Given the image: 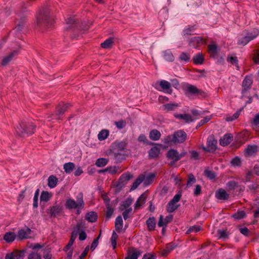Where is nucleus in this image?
<instances>
[{
  "label": "nucleus",
  "instance_id": "obj_1",
  "mask_svg": "<svg viewBox=\"0 0 259 259\" xmlns=\"http://www.w3.org/2000/svg\"><path fill=\"white\" fill-rule=\"evenodd\" d=\"M187 138V134L183 130H178L172 135H169L164 137L162 142L167 145H175L184 143Z\"/></svg>",
  "mask_w": 259,
  "mask_h": 259
},
{
  "label": "nucleus",
  "instance_id": "obj_2",
  "mask_svg": "<svg viewBox=\"0 0 259 259\" xmlns=\"http://www.w3.org/2000/svg\"><path fill=\"white\" fill-rule=\"evenodd\" d=\"M65 207L69 209H76V214H79L81 210L84 208V202L83 199V195L80 193L76 197V201L72 198H68L66 200Z\"/></svg>",
  "mask_w": 259,
  "mask_h": 259
},
{
  "label": "nucleus",
  "instance_id": "obj_3",
  "mask_svg": "<svg viewBox=\"0 0 259 259\" xmlns=\"http://www.w3.org/2000/svg\"><path fill=\"white\" fill-rule=\"evenodd\" d=\"M35 130V126L32 122L23 121L17 126L16 132L17 136L24 137L33 134Z\"/></svg>",
  "mask_w": 259,
  "mask_h": 259
},
{
  "label": "nucleus",
  "instance_id": "obj_4",
  "mask_svg": "<svg viewBox=\"0 0 259 259\" xmlns=\"http://www.w3.org/2000/svg\"><path fill=\"white\" fill-rule=\"evenodd\" d=\"M50 12L47 7H43L36 15L38 25H51L53 20L50 17Z\"/></svg>",
  "mask_w": 259,
  "mask_h": 259
},
{
  "label": "nucleus",
  "instance_id": "obj_5",
  "mask_svg": "<svg viewBox=\"0 0 259 259\" xmlns=\"http://www.w3.org/2000/svg\"><path fill=\"white\" fill-rule=\"evenodd\" d=\"M259 34V30L257 29H253L251 31L246 33L242 35V37L238 38V45L245 46L250 41L254 39Z\"/></svg>",
  "mask_w": 259,
  "mask_h": 259
},
{
  "label": "nucleus",
  "instance_id": "obj_6",
  "mask_svg": "<svg viewBox=\"0 0 259 259\" xmlns=\"http://www.w3.org/2000/svg\"><path fill=\"white\" fill-rule=\"evenodd\" d=\"M253 83V80L250 76H246L242 83L241 94L242 97H249L250 90Z\"/></svg>",
  "mask_w": 259,
  "mask_h": 259
},
{
  "label": "nucleus",
  "instance_id": "obj_7",
  "mask_svg": "<svg viewBox=\"0 0 259 259\" xmlns=\"http://www.w3.org/2000/svg\"><path fill=\"white\" fill-rule=\"evenodd\" d=\"M81 228V224L80 223H77L75 228L73 230L70 240L67 245L64 248L63 250L67 251L73 245L76 238L77 237L79 231L80 230Z\"/></svg>",
  "mask_w": 259,
  "mask_h": 259
},
{
  "label": "nucleus",
  "instance_id": "obj_8",
  "mask_svg": "<svg viewBox=\"0 0 259 259\" xmlns=\"http://www.w3.org/2000/svg\"><path fill=\"white\" fill-rule=\"evenodd\" d=\"M133 178V175L129 172L123 174L118 179L116 184V187L119 189H121L124 187L127 182Z\"/></svg>",
  "mask_w": 259,
  "mask_h": 259
},
{
  "label": "nucleus",
  "instance_id": "obj_9",
  "mask_svg": "<svg viewBox=\"0 0 259 259\" xmlns=\"http://www.w3.org/2000/svg\"><path fill=\"white\" fill-rule=\"evenodd\" d=\"M32 231L28 227H25L23 229L18 230L17 233V238L19 240H23L30 238Z\"/></svg>",
  "mask_w": 259,
  "mask_h": 259
},
{
  "label": "nucleus",
  "instance_id": "obj_10",
  "mask_svg": "<svg viewBox=\"0 0 259 259\" xmlns=\"http://www.w3.org/2000/svg\"><path fill=\"white\" fill-rule=\"evenodd\" d=\"M205 42L204 39L202 37L195 36L189 39L188 44L190 47L197 48L199 46L204 44Z\"/></svg>",
  "mask_w": 259,
  "mask_h": 259
},
{
  "label": "nucleus",
  "instance_id": "obj_11",
  "mask_svg": "<svg viewBox=\"0 0 259 259\" xmlns=\"http://www.w3.org/2000/svg\"><path fill=\"white\" fill-rule=\"evenodd\" d=\"M187 91L190 94L197 95L203 98L206 96L205 93L192 84H188L187 86Z\"/></svg>",
  "mask_w": 259,
  "mask_h": 259
},
{
  "label": "nucleus",
  "instance_id": "obj_12",
  "mask_svg": "<svg viewBox=\"0 0 259 259\" xmlns=\"http://www.w3.org/2000/svg\"><path fill=\"white\" fill-rule=\"evenodd\" d=\"M24 256V250H16L7 254L5 259H22Z\"/></svg>",
  "mask_w": 259,
  "mask_h": 259
},
{
  "label": "nucleus",
  "instance_id": "obj_13",
  "mask_svg": "<svg viewBox=\"0 0 259 259\" xmlns=\"http://www.w3.org/2000/svg\"><path fill=\"white\" fill-rule=\"evenodd\" d=\"M126 143L123 141L115 142L112 146V150L124 152L126 148Z\"/></svg>",
  "mask_w": 259,
  "mask_h": 259
},
{
  "label": "nucleus",
  "instance_id": "obj_14",
  "mask_svg": "<svg viewBox=\"0 0 259 259\" xmlns=\"http://www.w3.org/2000/svg\"><path fill=\"white\" fill-rule=\"evenodd\" d=\"M159 85L165 93L171 94L172 89L170 82L165 80H161L159 82Z\"/></svg>",
  "mask_w": 259,
  "mask_h": 259
},
{
  "label": "nucleus",
  "instance_id": "obj_15",
  "mask_svg": "<svg viewBox=\"0 0 259 259\" xmlns=\"http://www.w3.org/2000/svg\"><path fill=\"white\" fill-rule=\"evenodd\" d=\"M233 140V136L231 134H225L223 138L220 140V144L223 146H226L229 144Z\"/></svg>",
  "mask_w": 259,
  "mask_h": 259
},
{
  "label": "nucleus",
  "instance_id": "obj_16",
  "mask_svg": "<svg viewBox=\"0 0 259 259\" xmlns=\"http://www.w3.org/2000/svg\"><path fill=\"white\" fill-rule=\"evenodd\" d=\"M69 107V104L61 103L56 107V114L57 116L63 115Z\"/></svg>",
  "mask_w": 259,
  "mask_h": 259
},
{
  "label": "nucleus",
  "instance_id": "obj_17",
  "mask_svg": "<svg viewBox=\"0 0 259 259\" xmlns=\"http://www.w3.org/2000/svg\"><path fill=\"white\" fill-rule=\"evenodd\" d=\"M217 141L214 139L213 136L208 137L207 140V145L212 152L214 151L217 149Z\"/></svg>",
  "mask_w": 259,
  "mask_h": 259
},
{
  "label": "nucleus",
  "instance_id": "obj_18",
  "mask_svg": "<svg viewBox=\"0 0 259 259\" xmlns=\"http://www.w3.org/2000/svg\"><path fill=\"white\" fill-rule=\"evenodd\" d=\"M62 207L58 205L51 207L50 209V215L51 217H55L60 214L62 211Z\"/></svg>",
  "mask_w": 259,
  "mask_h": 259
},
{
  "label": "nucleus",
  "instance_id": "obj_19",
  "mask_svg": "<svg viewBox=\"0 0 259 259\" xmlns=\"http://www.w3.org/2000/svg\"><path fill=\"white\" fill-rule=\"evenodd\" d=\"M167 157L171 160H175V161H178L180 160L179 157V152L177 150L170 149L167 153Z\"/></svg>",
  "mask_w": 259,
  "mask_h": 259
},
{
  "label": "nucleus",
  "instance_id": "obj_20",
  "mask_svg": "<svg viewBox=\"0 0 259 259\" xmlns=\"http://www.w3.org/2000/svg\"><path fill=\"white\" fill-rule=\"evenodd\" d=\"M229 196L227 192L222 189L217 190L215 192V196L219 200H227L228 199Z\"/></svg>",
  "mask_w": 259,
  "mask_h": 259
},
{
  "label": "nucleus",
  "instance_id": "obj_21",
  "mask_svg": "<svg viewBox=\"0 0 259 259\" xmlns=\"http://www.w3.org/2000/svg\"><path fill=\"white\" fill-rule=\"evenodd\" d=\"M174 116L179 119H183L186 122H191L194 120L191 115L188 114H175Z\"/></svg>",
  "mask_w": 259,
  "mask_h": 259
},
{
  "label": "nucleus",
  "instance_id": "obj_22",
  "mask_svg": "<svg viewBox=\"0 0 259 259\" xmlns=\"http://www.w3.org/2000/svg\"><path fill=\"white\" fill-rule=\"evenodd\" d=\"M17 54L18 51L16 50L10 53L8 56L4 58L1 63L2 65L3 66L7 65L12 60L13 58Z\"/></svg>",
  "mask_w": 259,
  "mask_h": 259
},
{
  "label": "nucleus",
  "instance_id": "obj_23",
  "mask_svg": "<svg viewBox=\"0 0 259 259\" xmlns=\"http://www.w3.org/2000/svg\"><path fill=\"white\" fill-rule=\"evenodd\" d=\"M97 214L94 211L87 212L85 215V220L91 223L95 222L97 220Z\"/></svg>",
  "mask_w": 259,
  "mask_h": 259
},
{
  "label": "nucleus",
  "instance_id": "obj_24",
  "mask_svg": "<svg viewBox=\"0 0 259 259\" xmlns=\"http://www.w3.org/2000/svg\"><path fill=\"white\" fill-rule=\"evenodd\" d=\"M16 237V235L14 232H8L4 235L3 238L7 243H11L15 240Z\"/></svg>",
  "mask_w": 259,
  "mask_h": 259
},
{
  "label": "nucleus",
  "instance_id": "obj_25",
  "mask_svg": "<svg viewBox=\"0 0 259 259\" xmlns=\"http://www.w3.org/2000/svg\"><path fill=\"white\" fill-rule=\"evenodd\" d=\"M179 106L178 103H170L165 104L163 105V109L166 110L167 112L174 111L176 110Z\"/></svg>",
  "mask_w": 259,
  "mask_h": 259
},
{
  "label": "nucleus",
  "instance_id": "obj_26",
  "mask_svg": "<svg viewBox=\"0 0 259 259\" xmlns=\"http://www.w3.org/2000/svg\"><path fill=\"white\" fill-rule=\"evenodd\" d=\"M105 203H106V217L107 219H109L112 216L113 211H114V208L112 207L111 205L109 204V199H108L107 200L105 199Z\"/></svg>",
  "mask_w": 259,
  "mask_h": 259
},
{
  "label": "nucleus",
  "instance_id": "obj_27",
  "mask_svg": "<svg viewBox=\"0 0 259 259\" xmlns=\"http://www.w3.org/2000/svg\"><path fill=\"white\" fill-rule=\"evenodd\" d=\"M123 227V221L121 215H118L115 219V228L118 232H120Z\"/></svg>",
  "mask_w": 259,
  "mask_h": 259
},
{
  "label": "nucleus",
  "instance_id": "obj_28",
  "mask_svg": "<svg viewBox=\"0 0 259 259\" xmlns=\"http://www.w3.org/2000/svg\"><path fill=\"white\" fill-rule=\"evenodd\" d=\"M208 52L211 57H215L218 54V46L215 44H211L208 46Z\"/></svg>",
  "mask_w": 259,
  "mask_h": 259
},
{
  "label": "nucleus",
  "instance_id": "obj_29",
  "mask_svg": "<svg viewBox=\"0 0 259 259\" xmlns=\"http://www.w3.org/2000/svg\"><path fill=\"white\" fill-rule=\"evenodd\" d=\"M146 224L147 226L148 229L151 231L155 229L156 226V221L154 217L149 218L146 221Z\"/></svg>",
  "mask_w": 259,
  "mask_h": 259
},
{
  "label": "nucleus",
  "instance_id": "obj_30",
  "mask_svg": "<svg viewBox=\"0 0 259 259\" xmlns=\"http://www.w3.org/2000/svg\"><path fill=\"white\" fill-rule=\"evenodd\" d=\"M111 153L116 162H119L124 158V154H123V152L112 150L111 152Z\"/></svg>",
  "mask_w": 259,
  "mask_h": 259
},
{
  "label": "nucleus",
  "instance_id": "obj_31",
  "mask_svg": "<svg viewBox=\"0 0 259 259\" xmlns=\"http://www.w3.org/2000/svg\"><path fill=\"white\" fill-rule=\"evenodd\" d=\"M146 200V195L145 193H143L138 199L135 204V209L138 208L140 206L145 203Z\"/></svg>",
  "mask_w": 259,
  "mask_h": 259
},
{
  "label": "nucleus",
  "instance_id": "obj_32",
  "mask_svg": "<svg viewBox=\"0 0 259 259\" xmlns=\"http://www.w3.org/2000/svg\"><path fill=\"white\" fill-rule=\"evenodd\" d=\"M161 137V134L160 132L156 130H153L150 131L149 133V138L153 141L158 140Z\"/></svg>",
  "mask_w": 259,
  "mask_h": 259
},
{
  "label": "nucleus",
  "instance_id": "obj_33",
  "mask_svg": "<svg viewBox=\"0 0 259 259\" xmlns=\"http://www.w3.org/2000/svg\"><path fill=\"white\" fill-rule=\"evenodd\" d=\"M58 182V179L54 175L50 176L48 178V185L50 188H55Z\"/></svg>",
  "mask_w": 259,
  "mask_h": 259
},
{
  "label": "nucleus",
  "instance_id": "obj_34",
  "mask_svg": "<svg viewBox=\"0 0 259 259\" xmlns=\"http://www.w3.org/2000/svg\"><path fill=\"white\" fill-rule=\"evenodd\" d=\"M204 60V59L203 56L201 53H198L195 55L193 58L194 63L197 65L203 64Z\"/></svg>",
  "mask_w": 259,
  "mask_h": 259
},
{
  "label": "nucleus",
  "instance_id": "obj_35",
  "mask_svg": "<svg viewBox=\"0 0 259 259\" xmlns=\"http://www.w3.org/2000/svg\"><path fill=\"white\" fill-rule=\"evenodd\" d=\"M144 180V176L143 175H140L136 180L133 183V185L131 187V190H135L139 185L143 182Z\"/></svg>",
  "mask_w": 259,
  "mask_h": 259
},
{
  "label": "nucleus",
  "instance_id": "obj_36",
  "mask_svg": "<svg viewBox=\"0 0 259 259\" xmlns=\"http://www.w3.org/2000/svg\"><path fill=\"white\" fill-rule=\"evenodd\" d=\"M75 167V165L72 162L66 163L63 165V168L66 174L71 173Z\"/></svg>",
  "mask_w": 259,
  "mask_h": 259
},
{
  "label": "nucleus",
  "instance_id": "obj_37",
  "mask_svg": "<svg viewBox=\"0 0 259 259\" xmlns=\"http://www.w3.org/2000/svg\"><path fill=\"white\" fill-rule=\"evenodd\" d=\"M164 59L169 62H172L174 60V56L169 50H166L163 52Z\"/></svg>",
  "mask_w": 259,
  "mask_h": 259
},
{
  "label": "nucleus",
  "instance_id": "obj_38",
  "mask_svg": "<svg viewBox=\"0 0 259 259\" xmlns=\"http://www.w3.org/2000/svg\"><path fill=\"white\" fill-rule=\"evenodd\" d=\"M160 152V149L157 147H152L149 151V156L151 158L157 157Z\"/></svg>",
  "mask_w": 259,
  "mask_h": 259
},
{
  "label": "nucleus",
  "instance_id": "obj_39",
  "mask_svg": "<svg viewBox=\"0 0 259 259\" xmlns=\"http://www.w3.org/2000/svg\"><path fill=\"white\" fill-rule=\"evenodd\" d=\"M227 61L231 64L235 65L237 70L239 69V66L238 64V60L237 57L229 56L227 57Z\"/></svg>",
  "mask_w": 259,
  "mask_h": 259
},
{
  "label": "nucleus",
  "instance_id": "obj_40",
  "mask_svg": "<svg viewBox=\"0 0 259 259\" xmlns=\"http://www.w3.org/2000/svg\"><path fill=\"white\" fill-rule=\"evenodd\" d=\"M109 134V131L107 130H102L98 134V138L101 141L104 140L108 137Z\"/></svg>",
  "mask_w": 259,
  "mask_h": 259
},
{
  "label": "nucleus",
  "instance_id": "obj_41",
  "mask_svg": "<svg viewBox=\"0 0 259 259\" xmlns=\"http://www.w3.org/2000/svg\"><path fill=\"white\" fill-rule=\"evenodd\" d=\"M246 217V213L243 210H238L236 213H234L232 217L235 220H238L242 219Z\"/></svg>",
  "mask_w": 259,
  "mask_h": 259
},
{
  "label": "nucleus",
  "instance_id": "obj_42",
  "mask_svg": "<svg viewBox=\"0 0 259 259\" xmlns=\"http://www.w3.org/2000/svg\"><path fill=\"white\" fill-rule=\"evenodd\" d=\"M155 177L154 174H150L147 175L146 177H144V180L143 181L144 183L146 185H149L151 184Z\"/></svg>",
  "mask_w": 259,
  "mask_h": 259
},
{
  "label": "nucleus",
  "instance_id": "obj_43",
  "mask_svg": "<svg viewBox=\"0 0 259 259\" xmlns=\"http://www.w3.org/2000/svg\"><path fill=\"white\" fill-rule=\"evenodd\" d=\"M66 21V24L68 26V28L77 27V23L74 17L68 18Z\"/></svg>",
  "mask_w": 259,
  "mask_h": 259
},
{
  "label": "nucleus",
  "instance_id": "obj_44",
  "mask_svg": "<svg viewBox=\"0 0 259 259\" xmlns=\"http://www.w3.org/2000/svg\"><path fill=\"white\" fill-rule=\"evenodd\" d=\"M178 207V205L176 204V203L172 202L171 200L167 205V210L169 212H172L176 210Z\"/></svg>",
  "mask_w": 259,
  "mask_h": 259
},
{
  "label": "nucleus",
  "instance_id": "obj_45",
  "mask_svg": "<svg viewBox=\"0 0 259 259\" xmlns=\"http://www.w3.org/2000/svg\"><path fill=\"white\" fill-rule=\"evenodd\" d=\"M108 162V160L104 158H98L96 161V165L99 167H102L105 166Z\"/></svg>",
  "mask_w": 259,
  "mask_h": 259
},
{
  "label": "nucleus",
  "instance_id": "obj_46",
  "mask_svg": "<svg viewBox=\"0 0 259 259\" xmlns=\"http://www.w3.org/2000/svg\"><path fill=\"white\" fill-rule=\"evenodd\" d=\"M51 196V194H50L48 191H42L40 195V201L47 202L50 200Z\"/></svg>",
  "mask_w": 259,
  "mask_h": 259
},
{
  "label": "nucleus",
  "instance_id": "obj_47",
  "mask_svg": "<svg viewBox=\"0 0 259 259\" xmlns=\"http://www.w3.org/2000/svg\"><path fill=\"white\" fill-rule=\"evenodd\" d=\"M113 43V38H109L101 44V46L104 49L110 48Z\"/></svg>",
  "mask_w": 259,
  "mask_h": 259
},
{
  "label": "nucleus",
  "instance_id": "obj_48",
  "mask_svg": "<svg viewBox=\"0 0 259 259\" xmlns=\"http://www.w3.org/2000/svg\"><path fill=\"white\" fill-rule=\"evenodd\" d=\"M141 253V251L134 250L132 253H128L124 259H137Z\"/></svg>",
  "mask_w": 259,
  "mask_h": 259
},
{
  "label": "nucleus",
  "instance_id": "obj_49",
  "mask_svg": "<svg viewBox=\"0 0 259 259\" xmlns=\"http://www.w3.org/2000/svg\"><path fill=\"white\" fill-rule=\"evenodd\" d=\"M257 151L256 145H248L245 149V152L249 155H252Z\"/></svg>",
  "mask_w": 259,
  "mask_h": 259
},
{
  "label": "nucleus",
  "instance_id": "obj_50",
  "mask_svg": "<svg viewBox=\"0 0 259 259\" xmlns=\"http://www.w3.org/2000/svg\"><path fill=\"white\" fill-rule=\"evenodd\" d=\"M196 179L193 174H189L188 175V179L187 183V187L189 188L192 186V184L196 182Z\"/></svg>",
  "mask_w": 259,
  "mask_h": 259
},
{
  "label": "nucleus",
  "instance_id": "obj_51",
  "mask_svg": "<svg viewBox=\"0 0 259 259\" xmlns=\"http://www.w3.org/2000/svg\"><path fill=\"white\" fill-rule=\"evenodd\" d=\"M204 174L205 176L210 180H213L216 177L215 173L214 171L208 169L204 170Z\"/></svg>",
  "mask_w": 259,
  "mask_h": 259
},
{
  "label": "nucleus",
  "instance_id": "obj_52",
  "mask_svg": "<svg viewBox=\"0 0 259 259\" xmlns=\"http://www.w3.org/2000/svg\"><path fill=\"white\" fill-rule=\"evenodd\" d=\"M195 29V28L194 26H188L184 29L183 31V35L184 36L191 35V32H193Z\"/></svg>",
  "mask_w": 259,
  "mask_h": 259
},
{
  "label": "nucleus",
  "instance_id": "obj_53",
  "mask_svg": "<svg viewBox=\"0 0 259 259\" xmlns=\"http://www.w3.org/2000/svg\"><path fill=\"white\" fill-rule=\"evenodd\" d=\"M227 186L229 190H234L238 187V184L234 181H231L227 183Z\"/></svg>",
  "mask_w": 259,
  "mask_h": 259
},
{
  "label": "nucleus",
  "instance_id": "obj_54",
  "mask_svg": "<svg viewBox=\"0 0 259 259\" xmlns=\"http://www.w3.org/2000/svg\"><path fill=\"white\" fill-rule=\"evenodd\" d=\"M132 200H131L130 199L126 200L121 204L120 209L121 210H122L124 209H126L128 208L132 204Z\"/></svg>",
  "mask_w": 259,
  "mask_h": 259
},
{
  "label": "nucleus",
  "instance_id": "obj_55",
  "mask_svg": "<svg viewBox=\"0 0 259 259\" xmlns=\"http://www.w3.org/2000/svg\"><path fill=\"white\" fill-rule=\"evenodd\" d=\"M117 237L118 236L117 234L114 231H113L111 238V241L114 249H115L116 247V239Z\"/></svg>",
  "mask_w": 259,
  "mask_h": 259
},
{
  "label": "nucleus",
  "instance_id": "obj_56",
  "mask_svg": "<svg viewBox=\"0 0 259 259\" xmlns=\"http://www.w3.org/2000/svg\"><path fill=\"white\" fill-rule=\"evenodd\" d=\"M179 59L181 61L187 62L189 61L190 58V56L188 54L183 52L180 54Z\"/></svg>",
  "mask_w": 259,
  "mask_h": 259
},
{
  "label": "nucleus",
  "instance_id": "obj_57",
  "mask_svg": "<svg viewBox=\"0 0 259 259\" xmlns=\"http://www.w3.org/2000/svg\"><path fill=\"white\" fill-rule=\"evenodd\" d=\"M190 153V158L194 160H199V154L198 152L191 150L189 151Z\"/></svg>",
  "mask_w": 259,
  "mask_h": 259
},
{
  "label": "nucleus",
  "instance_id": "obj_58",
  "mask_svg": "<svg viewBox=\"0 0 259 259\" xmlns=\"http://www.w3.org/2000/svg\"><path fill=\"white\" fill-rule=\"evenodd\" d=\"M251 123L253 127L259 128V113H257L255 115L253 120L251 122Z\"/></svg>",
  "mask_w": 259,
  "mask_h": 259
},
{
  "label": "nucleus",
  "instance_id": "obj_59",
  "mask_svg": "<svg viewBox=\"0 0 259 259\" xmlns=\"http://www.w3.org/2000/svg\"><path fill=\"white\" fill-rule=\"evenodd\" d=\"M201 230V228L199 226H193L191 227L186 232L187 234H189L192 232H198Z\"/></svg>",
  "mask_w": 259,
  "mask_h": 259
},
{
  "label": "nucleus",
  "instance_id": "obj_60",
  "mask_svg": "<svg viewBox=\"0 0 259 259\" xmlns=\"http://www.w3.org/2000/svg\"><path fill=\"white\" fill-rule=\"evenodd\" d=\"M132 211V208L130 207L126 209H125L122 212V215L124 220H126L130 217V214L131 213Z\"/></svg>",
  "mask_w": 259,
  "mask_h": 259
},
{
  "label": "nucleus",
  "instance_id": "obj_61",
  "mask_svg": "<svg viewBox=\"0 0 259 259\" xmlns=\"http://www.w3.org/2000/svg\"><path fill=\"white\" fill-rule=\"evenodd\" d=\"M115 124L118 128L122 129L126 126V122L124 120H121L118 121H116Z\"/></svg>",
  "mask_w": 259,
  "mask_h": 259
},
{
  "label": "nucleus",
  "instance_id": "obj_62",
  "mask_svg": "<svg viewBox=\"0 0 259 259\" xmlns=\"http://www.w3.org/2000/svg\"><path fill=\"white\" fill-rule=\"evenodd\" d=\"M28 259H41V256L39 254L33 252L29 254Z\"/></svg>",
  "mask_w": 259,
  "mask_h": 259
},
{
  "label": "nucleus",
  "instance_id": "obj_63",
  "mask_svg": "<svg viewBox=\"0 0 259 259\" xmlns=\"http://www.w3.org/2000/svg\"><path fill=\"white\" fill-rule=\"evenodd\" d=\"M231 163L233 166H239L241 164V160L239 157L236 156L232 159Z\"/></svg>",
  "mask_w": 259,
  "mask_h": 259
},
{
  "label": "nucleus",
  "instance_id": "obj_64",
  "mask_svg": "<svg viewBox=\"0 0 259 259\" xmlns=\"http://www.w3.org/2000/svg\"><path fill=\"white\" fill-rule=\"evenodd\" d=\"M210 120V118L209 117H205L204 119L201 120L199 123H198L196 128H198V127L201 126L205 123L208 122Z\"/></svg>",
  "mask_w": 259,
  "mask_h": 259
}]
</instances>
